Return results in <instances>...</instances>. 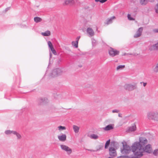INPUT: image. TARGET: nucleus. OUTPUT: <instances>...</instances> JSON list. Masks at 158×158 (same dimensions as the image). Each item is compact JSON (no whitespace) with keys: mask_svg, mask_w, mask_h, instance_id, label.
<instances>
[{"mask_svg":"<svg viewBox=\"0 0 158 158\" xmlns=\"http://www.w3.org/2000/svg\"><path fill=\"white\" fill-rule=\"evenodd\" d=\"M148 140L145 138L140 137L139 142H135L131 146L132 151L135 156L130 157L128 156H120L117 158H138L140 157L143 155V153L140 152V149L144 147L147 143Z\"/></svg>","mask_w":158,"mask_h":158,"instance_id":"1","label":"nucleus"},{"mask_svg":"<svg viewBox=\"0 0 158 158\" xmlns=\"http://www.w3.org/2000/svg\"><path fill=\"white\" fill-rule=\"evenodd\" d=\"M62 73L61 69L59 68L54 69L52 71L49 77H56L61 75Z\"/></svg>","mask_w":158,"mask_h":158,"instance_id":"2","label":"nucleus"},{"mask_svg":"<svg viewBox=\"0 0 158 158\" xmlns=\"http://www.w3.org/2000/svg\"><path fill=\"white\" fill-rule=\"evenodd\" d=\"M158 112H150L148 114V117L149 119H152L154 120H158Z\"/></svg>","mask_w":158,"mask_h":158,"instance_id":"3","label":"nucleus"},{"mask_svg":"<svg viewBox=\"0 0 158 158\" xmlns=\"http://www.w3.org/2000/svg\"><path fill=\"white\" fill-rule=\"evenodd\" d=\"M131 150H132L130 147L126 143L125 144H123V148L121 149V151L122 154H126L129 153Z\"/></svg>","mask_w":158,"mask_h":158,"instance_id":"4","label":"nucleus"},{"mask_svg":"<svg viewBox=\"0 0 158 158\" xmlns=\"http://www.w3.org/2000/svg\"><path fill=\"white\" fill-rule=\"evenodd\" d=\"M140 152L142 153L143 152H144L148 153H151L152 152L151 145L150 144L146 145L144 147L140 149Z\"/></svg>","mask_w":158,"mask_h":158,"instance_id":"5","label":"nucleus"},{"mask_svg":"<svg viewBox=\"0 0 158 158\" xmlns=\"http://www.w3.org/2000/svg\"><path fill=\"white\" fill-rule=\"evenodd\" d=\"M125 89L129 91H131L137 88L136 84L134 85L131 84H126L124 86Z\"/></svg>","mask_w":158,"mask_h":158,"instance_id":"6","label":"nucleus"},{"mask_svg":"<svg viewBox=\"0 0 158 158\" xmlns=\"http://www.w3.org/2000/svg\"><path fill=\"white\" fill-rule=\"evenodd\" d=\"M60 148L62 150L66 152L68 155L70 154L72 152V149L67 146L61 145Z\"/></svg>","mask_w":158,"mask_h":158,"instance_id":"7","label":"nucleus"},{"mask_svg":"<svg viewBox=\"0 0 158 158\" xmlns=\"http://www.w3.org/2000/svg\"><path fill=\"white\" fill-rule=\"evenodd\" d=\"M109 154L110 156L112 157H114L117 155L115 149L113 147L109 148Z\"/></svg>","mask_w":158,"mask_h":158,"instance_id":"8","label":"nucleus"},{"mask_svg":"<svg viewBox=\"0 0 158 158\" xmlns=\"http://www.w3.org/2000/svg\"><path fill=\"white\" fill-rule=\"evenodd\" d=\"M109 53L111 56H115L118 55L119 52L116 50H114L113 48H111L110 49L109 51Z\"/></svg>","mask_w":158,"mask_h":158,"instance_id":"9","label":"nucleus"},{"mask_svg":"<svg viewBox=\"0 0 158 158\" xmlns=\"http://www.w3.org/2000/svg\"><path fill=\"white\" fill-rule=\"evenodd\" d=\"M48 99L45 98H41L38 100V102L39 104L42 105L46 104L48 102Z\"/></svg>","mask_w":158,"mask_h":158,"instance_id":"10","label":"nucleus"},{"mask_svg":"<svg viewBox=\"0 0 158 158\" xmlns=\"http://www.w3.org/2000/svg\"><path fill=\"white\" fill-rule=\"evenodd\" d=\"M143 30V28L142 27H141L139 28L136 31L135 34L134 35V37L137 38L141 35Z\"/></svg>","mask_w":158,"mask_h":158,"instance_id":"11","label":"nucleus"},{"mask_svg":"<svg viewBox=\"0 0 158 158\" xmlns=\"http://www.w3.org/2000/svg\"><path fill=\"white\" fill-rule=\"evenodd\" d=\"M115 17L114 16H113L107 19L105 22V24L107 25L111 24L113 22L112 20L114 19H115Z\"/></svg>","mask_w":158,"mask_h":158,"instance_id":"12","label":"nucleus"},{"mask_svg":"<svg viewBox=\"0 0 158 158\" xmlns=\"http://www.w3.org/2000/svg\"><path fill=\"white\" fill-rule=\"evenodd\" d=\"M87 32L89 35V37H92L94 35V32L93 29L90 27L87 28Z\"/></svg>","mask_w":158,"mask_h":158,"instance_id":"13","label":"nucleus"},{"mask_svg":"<svg viewBox=\"0 0 158 158\" xmlns=\"http://www.w3.org/2000/svg\"><path fill=\"white\" fill-rule=\"evenodd\" d=\"M114 125L110 124L106 126L105 127L103 128V129L105 131H109L113 129L114 128Z\"/></svg>","mask_w":158,"mask_h":158,"instance_id":"14","label":"nucleus"},{"mask_svg":"<svg viewBox=\"0 0 158 158\" xmlns=\"http://www.w3.org/2000/svg\"><path fill=\"white\" fill-rule=\"evenodd\" d=\"M58 138L60 141H64L66 140V136L65 134H62L61 135L58 136Z\"/></svg>","mask_w":158,"mask_h":158,"instance_id":"15","label":"nucleus"},{"mask_svg":"<svg viewBox=\"0 0 158 158\" xmlns=\"http://www.w3.org/2000/svg\"><path fill=\"white\" fill-rule=\"evenodd\" d=\"M136 125L135 124H134L133 125L129 128L128 131H131V132L134 131L136 130Z\"/></svg>","mask_w":158,"mask_h":158,"instance_id":"16","label":"nucleus"},{"mask_svg":"<svg viewBox=\"0 0 158 158\" xmlns=\"http://www.w3.org/2000/svg\"><path fill=\"white\" fill-rule=\"evenodd\" d=\"M150 50L153 49L154 50H158V42L155 44L153 45L152 46L151 48H150Z\"/></svg>","mask_w":158,"mask_h":158,"instance_id":"17","label":"nucleus"},{"mask_svg":"<svg viewBox=\"0 0 158 158\" xmlns=\"http://www.w3.org/2000/svg\"><path fill=\"white\" fill-rule=\"evenodd\" d=\"M73 129L75 133H77L78 132L79 130V127L76 125H73Z\"/></svg>","mask_w":158,"mask_h":158,"instance_id":"18","label":"nucleus"},{"mask_svg":"<svg viewBox=\"0 0 158 158\" xmlns=\"http://www.w3.org/2000/svg\"><path fill=\"white\" fill-rule=\"evenodd\" d=\"M42 35L44 36H48L50 35V32L49 31H47L44 32H42Z\"/></svg>","mask_w":158,"mask_h":158,"instance_id":"19","label":"nucleus"},{"mask_svg":"<svg viewBox=\"0 0 158 158\" xmlns=\"http://www.w3.org/2000/svg\"><path fill=\"white\" fill-rule=\"evenodd\" d=\"M75 2L74 0H65V3L66 4H73Z\"/></svg>","mask_w":158,"mask_h":158,"instance_id":"20","label":"nucleus"},{"mask_svg":"<svg viewBox=\"0 0 158 158\" xmlns=\"http://www.w3.org/2000/svg\"><path fill=\"white\" fill-rule=\"evenodd\" d=\"M34 20L35 22L36 23H38L41 21L42 19L41 18H40L39 17H34Z\"/></svg>","mask_w":158,"mask_h":158,"instance_id":"21","label":"nucleus"},{"mask_svg":"<svg viewBox=\"0 0 158 158\" xmlns=\"http://www.w3.org/2000/svg\"><path fill=\"white\" fill-rule=\"evenodd\" d=\"M140 3L141 5H146L148 2L147 0H140Z\"/></svg>","mask_w":158,"mask_h":158,"instance_id":"22","label":"nucleus"},{"mask_svg":"<svg viewBox=\"0 0 158 158\" xmlns=\"http://www.w3.org/2000/svg\"><path fill=\"white\" fill-rule=\"evenodd\" d=\"M15 131H10V130H6L5 131V133L6 135H10L11 134H14Z\"/></svg>","mask_w":158,"mask_h":158,"instance_id":"23","label":"nucleus"},{"mask_svg":"<svg viewBox=\"0 0 158 158\" xmlns=\"http://www.w3.org/2000/svg\"><path fill=\"white\" fill-rule=\"evenodd\" d=\"M13 134L15 135L16 136L17 139H20L21 138V135L19 133L17 132L16 131H15L14 132Z\"/></svg>","mask_w":158,"mask_h":158,"instance_id":"24","label":"nucleus"},{"mask_svg":"<svg viewBox=\"0 0 158 158\" xmlns=\"http://www.w3.org/2000/svg\"><path fill=\"white\" fill-rule=\"evenodd\" d=\"M152 153L155 156H158V148L155 149Z\"/></svg>","mask_w":158,"mask_h":158,"instance_id":"25","label":"nucleus"},{"mask_svg":"<svg viewBox=\"0 0 158 158\" xmlns=\"http://www.w3.org/2000/svg\"><path fill=\"white\" fill-rule=\"evenodd\" d=\"M110 139H109L106 143L105 144V148L106 149L110 145Z\"/></svg>","mask_w":158,"mask_h":158,"instance_id":"26","label":"nucleus"},{"mask_svg":"<svg viewBox=\"0 0 158 158\" xmlns=\"http://www.w3.org/2000/svg\"><path fill=\"white\" fill-rule=\"evenodd\" d=\"M78 42H77V41H73L72 42V45L74 46L76 48H77L78 47Z\"/></svg>","mask_w":158,"mask_h":158,"instance_id":"27","label":"nucleus"},{"mask_svg":"<svg viewBox=\"0 0 158 158\" xmlns=\"http://www.w3.org/2000/svg\"><path fill=\"white\" fill-rule=\"evenodd\" d=\"M91 137L92 139H96L98 138V136L96 135L93 134L91 135Z\"/></svg>","mask_w":158,"mask_h":158,"instance_id":"28","label":"nucleus"},{"mask_svg":"<svg viewBox=\"0 0 158 158\" xmlns=\"http://www.w3.org/2000/svg\"><path fill=\"white\" fill-rule=\"evenodd\" d=\"M153 70L155 72H158V63L156 64L155 67L154 68Z\"/></svg>","mask_w":158,"mask_h":158,"instance_id":"29","label":"nucleus"},{"mask_svg":"<svg viewBox=\"0 0 158 158\" xmlns=\"http://www.w3.org/2000/svg\"><path fill=\"white\" fill-rule=\"evenodd\" d=\"M48 44L50 49L53 47V45L51 41H48Z\"/></svg>","mask_w":158,"mask_h":158,"instance_id":"30","label":"nucleus"},{"mask_svg":"<svg viewBox=\"0 0 158 158\" xmlns=\"http://www.w3.org/2000/svg\"><path fill=\"white\" fill-rule=\"evenodd\" d=\"M52 53L55 55H56V50L53 47L50 48Z\"/></svg>","mask_w":158,"mask_h":158,"instance_id":"31","label":"nucleus"},{"mask_svg":"<svg viewBox=\"0 0 158 158\" xmlns=\"http://www.w3.org/2000/svg\"><path fill=\"white\" fill-rule=\"evenodd\" d=\"M58 128H59V130H63L66 129V128L65 127L62 126H59Z\"/></svg>","mask_w":158,"mask_h":158,"instance_id":"32","label":"nucleus"},{"mask_svg":"<svg viewBox=\"0 0 158 158\" xmlns=\"http://www.w3.org/2000/svg\"><path fill=\"white\" fill-rule=\"evenodd\" d=\"M128 19L130 20H134L135 19L132 17L130 14H128L127 15Z\"/></svg>","mask_w":158,"mask_h":158,"instance_id":"33","label":"nucleus"},{"mask_svg":"<svg viewBox=\"0 0 158 158\" xmlns=\"http://www.w3.org/2000/svg\"><path fill=\"white\" fill-rule=\"evenodd\" d=\"M125 67V65H120L118 66L117 67V69L118 70L120 69H122Z\"/></svg>","mask_w":158,"mask_h":158,"instance_id":"34","label":"nucleus"},{"mask_svg":"<svg viewBox=\"0 0 158 158\" xmlns=\"http://www.w3.org/2000/svg\"><path fill=\"white\" fill-rule=\"evenodd\" d=\"M92 44L93 46H94L96 45V41L93 38H92Z\"/></svg>","mask_w":158,"mask_h":158,"instance_id":"35","label":"nucleus"},{"mask_svg":"<svg viewBox=\"0 0 158 158\" xmlns=\"http://www.w3.org/2000/svg\"><path fill=\"white\" fill-rule=\"evenodd\" d=\"M156 13H158V3L156 5V7L155 8Z\"/></svg>","mask_w":158,"mask_h":158,"instance_id":"36","label":"nucleus"},{"mask_svg":"<svg viewBox=\"0 0 158 158\" xmlns=\"http://www.w3.org/2000/svg\"><path fill=\"white\" fill-rule=\"evenodd\" d=\"M112 112L113 113H118L119 112V110L117 109L114 110L112 111Z\"/></svg>","mask_w":158,"mask_h":158,"instance_id":"37","label":"nucleus"},{"mask_svg":"<svg viewBox=\"0 0 158 158\" xmlns=\"http://www.w3.org/2000/svg\"><path fill=\"white\" fill-rule=\"evenodd\" d=\"M80 38V36H77V38H76V41H77V42H78Z\"/></svg>","mask_w":158,"mask_h":158,"instance_id":"38","label":"nucleus"},{"mask_svg":"<svg viewBox=\"0 0 158 158\" xmlns=\"http://www.w3.org/2000/svg\"><path fill=\"white\" fill-rule=\"evenodd\" d=\"M99 2H101L102 3H103L106 2L105 0H100Z\"/></svg>","mask_w":158,"mask_h":158,"instance_id":"39","label":"nucleus"},{"mask_svg":"<svg viewBox=\"0 0 158 158\" xmlns=\"http://www.w3.org/2000/svg\"><path fill=\"white\" fill-rule=\"evenodd\" d=\"M153 31L157 33L158 32V29H155L153 30Z\"/></svg>","mask_w":158,"mask_h":158,"instance_id":"40","label":"nucleus"},{"mask_svg":"<svg viewBox=\"0 0 158 158\" xmlns=\"http://www.w3.org/2000/svg\"><path fill=\"white\" fill-rule=\"evenodd\" d=\"M87 150L89 151H91V152H96L97 151H95V150H91V149H87Z\"/></svg>","mask_w":158,"mask_h":158,"instance_id":"41","label":"nucleus"},{"mask_svg":"<svg viewBox=\"0 0 158 158\" xmlns=\"http://www.w3.org/2000/svg\"><path fill=\"white\" fill-rule=\"evenodd\" d=\"M10 7H7V8H6L5 9V11H7V10H8L9 9H10Z\"/></svg>","mask_w":158,"mask_h":158,"instance_id":"42","label":"nucleus"},{"mask_svg":"<svg viewBox=\"0 0 158 158\" xmlns=\"http://www.w3.org/2000/svg\"><path fill=\"white\" fill-rule=\"evenodd\" d=\"M143 85L144 87H145L147 85V83H144L143 82Z\"/></svg>","mask_w":158,"mask_h":158,"instance_id":"43","label":"nucleus"},{"mask_svg":"<svg viewBox=\"0 0 158 158\" xmlns=\"http://www.w3.org/2000/svg\"><path fill=\"white\" fill-rule=\"evenodd\" d=\"M49 56H50V58H51L52 56V54L51 52L50 53Z\"/></svg>","mask_w":158,"mask_h":158,"instance_id":"44","label":"nucleus"},{"mask_svg":"<svg viewBox=\"0 0 158 158\" xmlns=\"http://www.w3.org/2000/svg\"><path fill=\"white\" fill-rule=\"evenodd\" d=\"M61 59H59V60H58V62H61Z\"/></svg>","mask_w":158,"mask_h":158,"instance_id":"45","label":"nucleus"},{"mask_svg":"<svg viewBox=\"0 0 158 158\" xmlns=\"http://www.w3.org/2000/svg\"><path fill=\"white\" fill-rule=\"evenodd\" d=\"M100 0H95V1L96 2H99Z\"/></svg>","mask_w":158,"mask_h":158,"instance_id":"46","label":"nucleus"},{"mask_svg":"<svg viewBox=\"0 0 158 158\" xmlns=\"http://www.w3.org/2000/svg\"><path fill=\"white\" fill-rule=\"evenodd\" d=\"M118 116L119 117H121V115H120V114H118Z\"/></svg>","mask_w":158,"mask_h":158,"instance_id":"47","label":"nucleus"},{"mask_svg":"<svg viewBox=\"0 0 158 158\" xmlns=\"http://www.w3.org/2000/svg\"><path fill=\"white\" fill-rule=\"evenodd\" d=\"M47 73V71L46 72V74Z\"/></svg>","mask_w":158,"mask_h":158,"instance_id":"48","label":"nucleus"},{"mask_svg":"<svg viewBox=\"0 0 158 158\" xmlns=\"http://www.w3.org/2000/svg\"><path fill=\"white\" fill-rule=\"evenodd\" d=\"M106 2L107 0H105Z\"/></svg>","mask_w":158,"mask_h":158,"instance_id":"49","label":"nucleus"}]
</instances>
